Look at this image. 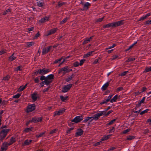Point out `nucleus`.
Returning a JSON list of instances; mask_svg holds the SVG:
<instances>
[{"label": "nucleus", "mask_w": 151, "mask_h": 151, "mask_svg": "<svg viewBox=\"0 0 151 151\" xmlns=\"http://www.w3.org/2000/svg\"><path fill=\"white\" fill-rule=\"evenodd\" d=\"M16 141V137H12L10 139L9 142H8L10 145H12Z\"/></svg>", "instance_id": "4468645a"}, {"label": "nucleus", "mask_w": 151, "mask_h": 151, "mask_svg": "<svg viewBox=\"0 0 151 151\" xmlns=\"http://www.w3.org/2000/svg\"><path fill=\"white\" fill-rule=\"evenodd\" d=\"M51 70L50 69L44 68L42 69L38 70L37 71V73L41 75H45L47 74Z\"/></svg>", "instance_id": "20e7f679"}, {"label": "nucleus", "mask_w": 151, "mask_h": 151, "mask_svg": "<svg viewBox=\"0 0 151 151\" xmlns=\"http://www.w3.org/2000/svg\"><path fill=\"white\" fill-rule=\"evenodd\" d=\"M32 98L33 100L34 101H36L37 98V93H35L32 94Z\"/></svg>", "instance_id": "5701e85b"}, {"label": "nucleus", "mask_w": 151, "mask_h": 151, "mask_svg": "<svg viewBox=\"0 0 151 151\" xmlns=\"http://www.w3.org/2000/svg\"><path fill=\"white\" fill-rule=\"evenodd\" d=\"M93 52V51H92L88 53H87L86 54H85L83 56L84 57V58H86L88 57H89L90 56L92 55V54Z\"/></svg>", "instance_id": "a878e982"}, {"label": "nucleus", "mask_w": 151, "mask_h": 151, "mask_svg": "<svg viewBox=\"0 0 151 151\" xmlns=\"http://www.w3.org/2000/svg\"><path fill=\"white\" fill-rule=\"evenodd\" d=\"M10 129H4L0 132V141L1 142L6 137L7 133L10 131Z\"/></svg>", "instance_id": "f03ea898"}, {"label": "nucleus", "mask_w": 151, "mask_h": 151, "mask_svg": "<svg viewBox=\"0 0 151 151\" xmlns=\"http://www.w3.org/2000/svg\"><path fill=\"white\" fill-rule=\"evenodd\" d=\"M118 57V56L117 55H114L111 58V60H115V59H116Z\"/></svg>", "instance_id": "3c124183"}, {"label": "nucleus", "mask_w": 151, "mask_h": 151, "mask_svg": "<svg viewBox=\"0 0 151 151\" xmlns=\"http://www.w3.org/2000/svg\"><path fill=\"white\" fill-rule=\"evenodd\" d=\"M93 37L92 36L89 38H87L85 39L83 42V44H85L89 42L93 38Z\"/></svg>", "instance_id": "a211bd4d"}, {"label": "nucleus", "mask_w": 151, "mask_h": 151, "mask_svg": "<svg viewBox=\"0 0 151 151\" xmlns=\"http://www.w3.org/2000/svg\"><path fill=\"white\" fill-rule=\"evenodd\" d=\"M79 64L78 62H76L74 63L73 66L75 67H77L79 66Z\"/></svg>", "instance_id": "4d7b16f0"}, {"label": "nucleus", "mask_w": 151, "mask_h": 151, "mask_svg": "<svg viewBox=\"0 0 151 151\" xmlns=\"http://www.w3.org/2000/svg\"><path fill=\"white\" fill-rule=\"evenodd\" d=\"M83 133L82 130L81 129H79L76 133V136L77 137L81 136L83 134Z\"/></svg>", "instance_id": "aec40b11"}, {"label": "nucleus", "mask_w": 151, "mask_h": 151, "mask_svg": "<svg viewBox=\"0 0 151 151\" xmlns=\"http://www.w3.org/2000/svg\"><path fill=\"white\" fill-rule=\"evenodd\" d=\"M52 47L51 46H49L46 48L43 49L42 52V54L43 55H44L50 51Z\"/></svg>", "instance_id": "9b49d317"}, {"label": "nucleus", "mask_w": 151, "mask_h": 151, "mask_svg": "<svg viewBox=\"0 0 151 151\" xmlns=\"http://www.w3.org/2000/svg\"><path fill=\"white\" fill-rule=\"evenodd\" d=\"M10 78V76L9 75H7L6 76L4 77L3 78V79L5 81H8L9 80Z\"/></svg>", "instance_id": "c03bdc74"}, {"label": "nucleus", "mask_w": 151, "mask_h": 151, "mask_svg": "<svg viewBox=\"0 0 151 151\" xmlns=\"http://www.w3.org/2000/svg\"><path fill=\"white\" fill-rule=\"evenodd\" d=\"M45 134L44 132H42L40 133L39 134H37L36 135V137L38 138L41 137L44 134Z\"/></svg>", "instance_id": "8fccbe9b"}, {"label": "nucleus", "mask_w": 151, "mask_h": 151, "mask_svg": "<svg viewBox=\"0 0 151 151\" xmlns=\"http://www.w3.org/2000/svg\"><path fill=\"white\" fill-rule=\"evenodd\" d=\"M42 117H34L32 119V120H31V122L35 123L41 121L42 120Z\"/></svg>", "instance_id": "f8f14e48"}, {"label": "nucleus", "mask_w": 151, "mask_h": 151, "mask_svg": "<svg viewBox=\"0 0 151 151\" xmlns=\"http://www.w3.org/2000/svg\"><path fill=\"white\" fill-rule=\"evenodd\" d=\"M32 127L27 128L24 130V132L27 133L32 131Z\"/></svg>", "instance_id": "2f4dec72"}, {"label": "nucleus", "mask_w": 151, "mask_h": 151, "mask_svg": "<svg viewBox=\"0 0 151 151\" xmlns=\"http://www.w3.org/2000/svg\"><path fill=\"white\" fill-rule=\"evenodd\" d=\"M67 96H60V99L63 101H65V100H67Z\"/></svg>", "instance_id": "c9c22d12"}, {"label": "nucleus", "mask_w": 151, "mask_h": 151, "mask_svg": "<svg viewBox=\"0 0 151 151\" xmlns=\"http://www.w3.org/2000/svg\"><path fill=\"white\" fill-rule=\"evenodd\" d=\"M135 58H129L126 61L127 62H131L134 60Z\"/></svg>", "instance_id": "ea45409f"}, {"label": "nucleus", "mask_w": 151, "mask_h": 151, "mask_svg": "<svg viewBox=\"0 0 151 151\" xmlns=\"http://www.w3.org/2000/svg\"><path fill=\"white\" fill-rule=\"evenodd\" d=\"M40 36V34L39 32H38L37 34H36L35 35L34 37V38L36 39L39 37Z\"/></svg>", "instance_id": "69168bd1"}, {"label": "nucleus", "mask_w": 151, "mask_h": 151, "mask_svg": "<svg viewBox=\"0 0 151 151\" xmlns=\"http://www.w3.org/2000/svg\"><path fill=\"white\" fill-rule=\"evenodd\" d=\"M104 17L100 18H99V19L97 20L96 22H101L103 20V19H104Z\"/></svg>", "instance_id": "680f3d73"}, {"label": "nucleus", "mask_w": 151, "mask_h": 151, "mask_svg": "<svg viewBox=\"0 0 151 151\" xmlns=\"http://www.w3.org/2000/svg\"><path fill=\"white\" fill-rule=\"evenodd\" d=\"M128 73V71H124V72L122 73L120 75L121 76H123L125 75L127 73Z\"/></svg>", "instance_id": "5fc2aeb1"}, {"label": "nucleus", "mask_w": 151, "mask_h": 151, "mask_svg": "<svg viewBox=\"0 0 151 151\" xmlns=\"http://www.w3.org/2000/svg\"><path fill=\"white\" fill-rule=\"evenodd\" d=\"M34 44V42H28L26 43V45L28 47H29L32 46Z\"/></svg>", "instance_id": "7c9ffc66"}, {"label": "nucleus", "mask_w": 151, "mask_h": 151, "mask_svg": "<svg viewBox=\"0 0 151 151\" xmlns=\"http://www.w3.org/2000/svg\"><path fill=\"white\" fill-rule=\"evenodd\" d=\"M141 90H140V91H138L139 93H142L145 91L147 89V88L145 87H143L141 88Z\"/></svg>", "instance_id": "a19ab883"}, {"label": "nucleus", "mask_w": 151, "mask_h": 151, "mask_svg": "<svg viewBox=\"0 0 151 151\" xmlns=\"http://www.w3.org/2000/svg\"><path fill=\"white\" fill-rule=\"evenodd\" d=\"M52 82V80H50L46 78L45 81H44V82L45 84L47 86H48L49 84Z\"/></svg>", "instance_id": "4be33fe9"}, {"label": "nucleus", "mask_w": 151, "mask_h": 151, "mask_svg": "<svg viewBox=\"0 0 151 151\" xmlns=\"http://www.w3.org/2000/svg\"><path fill=\"white\" fill-rule=\"evenodd\" d=\"M113 95H110L107 98L105 99L104 101L101 103L100 104H104L105 103L108 102L111 99Z\"/></svg>", "instance_id": "2eb2a0df"}, {"label": "nucleus", "mask_w": 151, "mask_h": 151, "mask_svg": "<svg viewBox=\"0 0 151 151\" xmlns=\"http://www.w3.org/2000/svg\"><path fill=\"white\" fill-rule=\"evenodd\" d=\"M115 149H116V147H111L108 150V151H111L113 150H114Z\"/></svg>", "instance_id": "052dcab7"}, {"label": "nucleus", "mask_w": 151, "mask_h": 151, "mask_svg": "<svg viewBox=\"0 0 151 151\" xmlns=\"http://www.w3.org/2000/svg\"><path fill=\"white\" fill-rule=\"evenodd\" d=\"M32 141V140L27 139L24 141L22 145H28L31 143Z\"/></svg>", "instance_id": "412c9836"}, {"label": "nucleus", "mask_w": 151, "mask_h": 151, "mask_svg": "<svg viewBox=\"0 0 151 151\" xmlns=\"http://www.w3.org/2000/svg\"><path fill=\"white\" fill-rule=\"evenodd\" d=\"M146 18V17L145 15H144L142 17H141L140 19V20H143Z\"/></svg>", "instance_id": "774afa93"}, {"label": "nucleus", "mask_w": 151, "mask_h": 151, "mask_svg": "<svg viewBox=\"0 0 151 151\" xmlns=\"http://www.w3.org/2000/svg\"><path fill=\"white\" fill-rule=\"evenodd\" d=\"M57 129H55L54 130H52V131H51L50 132V134H53V133L55 132H56L57 131Z\"/></svg>", "instance_id": "338daca9"}, {"label": "nucleus", "mask_w": 151, "mask_h": 151, "mask_svg": "<svg viewBox=\"0 0 151 151\" xmlns=\"http://www.w3.org/2000/svg\"><path fill=\"white\" fill-rule=\"evenodd\" d=\"M130 131V129H127L124 130V131L122 132V133L123 134H125L127 132H129Z\"/></svg>", "instance_id": "6e6d98bb"}, {"label": "nucleus", "mask_w": 151, "mask_h": 151, "mask_svg": "<svg viewBox=\"0 0 151 151\" xmlns=\"http://www.w3.org/2000/svg\"><path fill=\"white\" fill-rule=\"evenodd\" d=\"M149 111V109H146L145 110H144L142 111H141L140 113V115H142L144 114H145L146 113H147V112Z\"/></svg>", "instance_id": "37998d69"}, {"label": "nucleus", "mask_w": 151, "mask_h": 151, "mask_svg": "<svg viewBox=\"0 0 151 151\" xmlns=\"http://www.w3.org/2000/svg\"><path fill=\"white\" fill-rule=\"evenodd\" d=\"M34 81L35 83H38L39 82V78L37 77L35 78Z\"/></svg>", "instance_id": "bf43d9fd"}, {"label": "nucleus", "mask_w": 151, "mask_h": 151, "mask_svg": "<svg viewBox=\"0 0 151 151\" xmlns=\"http://www.w3.org/2000/svg\"><path fill=\"white\" fill-rule=\"evenodd\" d=\"M90 6L91 4L88 2L85 3L83 4L84 8V9H85L86 8H87L88 6Z\"/></svg>", "instance_id": "72a5a7b5"}, {"label": "nucleus", "mask_w": 151, "mask_h": 151, "mask_svg": "<svg viewBox=\"0 0 151 151\" xmlns=\"http://www.w3.org/2000/svg\"><path fill=\"white\" fill-rule=\"evenodd\" d=\"M85 60L84 59H82L81 60L80 62V63L79 64V65L80 66L82 65L83 63L85 61Z\"/></svg>", "instance_id": "864d4df0"}, {"label": "nucleus", "mask_w": 151, "mask_h": 151, "mask_svg": "<svg viewBox=\"0 0 151 151\" xmlns=\"http://www.w3.org/2000/svg\"><path fill=\"white\" fill-rule=\"evenodd\" d=\"M37 4L38 6L42 7L43 6L44 3L43 2L39 1L37 2Z\"/></svg>", "instance_id": "473e14b6"}, {"label": "nucleus", "mask_w": 151, "mask_h": 151, "mask_svg": "<svg viewBox=\"0 0 151 151\" xmlns=\"http://www.w3.org/2000/svg\"><path fill=\"white\" fill-rule=\"evenodd\" d=\"M10 146L9 144L7 142H4L1 147V149L2 151L6 150L8 146Z\"/></svg>", "instance_id": "6e6552de"}, {"label": "nucleus", "mask_w": 151, "mask_h": 151, "mask_svg": "<svg viewBox=\"0 0 151 151\" xmlns=\"http://www.w3.org/2000/svg\"><path fill=\"white\" fill-rule=\"evenodd\" d=\"M62 59H63V58H60V59H57L55 60L54 61V62L53 63V64L57 63L59 62H60L62 60Z\"/></svg>", "instance_id": "4c0bfd02"}, {"label": "nucleus", "mask_w": 151, "mask_h": 151, "mask_svg": "<svg viewBox=\"0 0 151 151\" xmlns=\"http://www.w3.org/2000/svg\"><path fill=\"white\" fill-rule=\"evenodd\" d=\"M65 111V109H62L60 110L56 111L54 112V116H59L62 114Z\"/></svg>", "instance_id": "1a4fd4ad"}, {"label": "nucleus", "mask_w": 151, "mask_h": 151, "mask_svg": "<svg viewBox=\"0 0 151 151\" xmlns=\"http://www.w3.org/2000/svg\"><path fill=\"white\" fill-rule=\"evenodd\" d=\"M118 97V95H115L112 99L110 100V102L111 103H112L113 102H115L116 101Z\"/></svg>", "instance_id": "b1692460"}, {"label": "nucleus", "mask_w": 151, "mask_h": 151, "mask_svg": "<svg viewBox=\"0 0 151 151\" xmlns=\"http://www.w3.org/2000/svg\"><path fill=\"white\" fill-rule=\"evenodd\" d=\"M27 84H26L24 86H21L18 89V91L19 92H20L24 89L26 87Z\"/></svg>", "instance_id": "393cba45"}, {"label": "nucleus", "mask_w": 151, "mask_h": 151, "mask_svg": "<svg viewBox=\"0 0 151 151\" xmlns=\"http://www.w3.org/2000/svg\"><path fill=\"white\" fill-rule=\"evenodd\" d=\"M75 76L74 74H72L71 75L68 76L65 80V81L67 82H69Z\"/></svg>", "instance_id": "f3484780"}, {"label": "nucleus", "mask_w": 151, "mask_h": 151, "mask_svg": "<svg viewBox=\"0 0 151 151\" xmlns=\"http://www.w3.org/2000/svg\"><path fill=\"white\" fill-rule=\"evenodd\" d=\"M151 71V66L147 67L144 71V72H147Z\"/></svg>", "instance_id": "f704fd0d"}, {"label": "nucleus", "mask_w": 151, "mask_h": 151, "mask_svg": "<svg viewBox=\"0 0 151 151\" xmlns=\"http://www.w3.org/2000/svg\"><path fill=\"white\" fill-rule=\"evenodd\" d=\"M46 77H45V76H41L40 78V79L41 81L44 80L45 81V79H46Z\"/></svg>", "instance_id": "13d9d810"}, {"label": "nucleus", "mask_w": 151, "mask_h": 151, "mask_svg": "<svg viewBox=\"0 0 151 151\" xmlns=\"http://www.w3.org/2000/svg\"><path fill=\"white\" fill-rule=\"evenodd\" d=\"M100 59V58H98L96 59V60H95V61L93 62V63L94 64H96L98 63L99 59Z\"/></svg>", "instance_id": "0e129e2a"}, {"label": "nucleus", "mask_w": 151, "mask_h": 151, "mask_svg": "<svg viewBox=\"0 0 151 151\" xmlns=\"http://www.w3.org/2000/svg\"><path fill=\"white\" fill-rule=\"evenodd\" d=\"M14 53H13L11 56L9 58V60L10 61H12L16 58V57L14 55Z\"/></svg>", "instance_id": "bb28decb"}, {"label": "nucleus", "mask_w": 151, "mask_h": 151, "mask_svg": "<svg viewBox=\"0 0 151 151\" xmlns=\"http://www.w3.org/2000/svg\"><path fill=\"white\" fill-rule=\"evenodd\" d=\"M105 114V112L104 111H100L99 113L95 114L92 117V119L89 122H91L93 119L98 120L100 116Z\"/></svg>", "instance_id": "7ed1b4c3"}, {"label": "nucleus", "mask_w": 151, "mask_h": 151, "mask_svg": "<svg viewBox=\"0 0 151 151\" xmlns=\"http://www.w3.org/2000/svg\"><path fill=\"white\" fill-rule=\"evenodd\" d=\"M4 113V111L2 110L0 111V125H1V119L2 118V114Z\"/></svg>", "instance_id": "603ef678"}, {"label": "nucleus", "mask_w": 151, "mask_h": 151, "mask_svg": "<svg viewBox=\"0 0 151 151\" xmlns=\"http://www.w3.org/2000/svg\"><path fill=\"white\" fill-rule=\"evenodd\" d=\"M123 24V21L122 20L113 23H109L103 26L104 28H108L110 27H114L122 25Z\"/></svg>", "instance_id": "f257e3e1"}, {"label": "nucleus", "mask_w": 151, "mask_h": 151, "mask_svg": "<svg viewBox=\"0 0 151 151\" xmlns=\"http://www.w3.org/2000/svg\"><path fill=\"white\" fill-rule=\"evenodd\" d=\"M68 67L67 66L59 70L58 73H60L63 72V74H64L66 73H68Z\"/></svg>", "instance_id": "9d476101"}, {"label": "nucleus", "mask_w": 151, "mask_h": 151, "mask_svg": "<svg viewBox=\"0 0 151 151\" xmlns=\"http://www.w3.org/2000/svg\"><path fill=\"white\" fill-rule=\"evenodd\" d=\"M22 67L21 66L17 67L16 68H14V71H21L22 70Z\"/></svg>", "instance_id": "c756f323"}, {"label": "nucleus", "mask_w": 151, "mask_h": 151, "mask_svg": "<svg viewBox=\"0 0 151 151\" xmlns=\"http://www.w3.org/2000/svg\"><path fill=\"white\" fill-rule=\"evenodd\" d=\"M82 120V117L80 116H78L75 117L73 119L71 120L72 122H74L75 123H78Z\"/></svg>", "instance_id": "0eeeda50"}, {"label": "nucleus", "mask_w": 151, "mask_h": 151, "mask_svg": "<svg viewBox=\"0 0 151 151\" xmlns=\"http://www.w3.org/2000/svg\"><path fill=\"white\" fill-rule=\"evenodd\" d=\"M35 109V105L34 104L29 105L27 107L26 111L27 113L31 112Z\"/></svg>", "instance_id": "39448f33"}, {"label": "nucleus", "mask_w": 151, "mask_h": 151, "mask_svg": "<svg viewBox=\"0 0 151 151\" xmlns=\"http://www.w3.org/2000/svg\"><path fill=\"white\" fill-rule=\"evenodd\" d=\"M54 78V76L53 74L49 75L46 77V78L50 80H52Z\"/></svg>", "instance_id": "c85d7f7f"}, {"label": "nucleus", "mask_w": 151, "mask_h": 151, "mask_svg": "<svg viewBox=\"0 0 151 151\" xmlns=\"http://www.w3.org/2000/svg\"><path fill=\"white\" fill-rule=\"evenodd\" d=\"M109 82H107V83H105L104 85H103V86L102 87L101 89L103 91L107 89L108 87L109 86Z\"/></svg>", "instance_id": "6ab92c4d"}, {"label": "nucleus", "mask_w": 151, "mask_h": 151, "mask_svg": "<svg viewBox=\"0 0 151 151\" xmlns=\"http://www.w3.org/2000/svg\"><path fill=\"white\" fill-rule=\"evenodd\" d=\"M20 94L18 93L14 95L13 97V98L14 99L18 98L20 97Z\"/></svg>", "instance_id": "49530a36"}, {"label": "nucleus", "mask_w": 151, "mask_h": 151, "mask_svg": "<svg viewBox=\"0 0 151 151\" xmlns=\"http://www.w3.org/2000/svg\"><path fill=\"white\" fill-rule=\"evenodd\" d=\"M116 46V44H114L112 45L111 46H110L108 47H107L106 48L105 50H107L108 49H110L112 48H113L114 47Z\"/></svg>", "instance_id": "a18cd8bd"}, {"label": "nucleus", "mask_w": 151, "mask_h": 151, "mask_svg": "<svg viewBox=\"0 0 151 151\" xmlns=\"http://www.w3.org/2000/svg\"><path fill=\"white\" fill-rule=\"evenodd\" d=\"M134 138V137L133 136H129L127 137V139L128 140H131L133 139Z\"/></svg>", "instance_id": "de8ad7c7"}, {"label": "nucleus", "mask_w": 151, "mask_h": 151, "mask_svg": "<svg viewBox=\"0 0 151 151\" xmlns=\"http://www.w3.org/2000/svg\"><path fill=\"white\" fill-rule=\"evenodd\" d=\"M92 119V117H88L86 118L84 120L83 122H87L89 120H91Z\"/></svg>", "instance_id": "79ce46f5"}, {"label": "nucleus", "mask_w": 151, "mask_h": 151, "mask_svg": "<svg viewBox=\"0 0 151 151\" xmlns=\"http://www.w3.org/2000/svg\"><path fill=\"white\" fill-rule=\"evenodd\" d=\"M65 4V2H59L58 4V5L59 6H61Z\"/></svg>", "instance_id": "e2e57ef3"}, {"label": "nucleus", "mask_w": 151, "mask_h": 151, "mask_svg": "<svg viewBox=\"0 0 151 151\" xmlns=\"http://www.w3.org/2000/svg\"><path fill=\"white\" fill-rule=\"evenodd\" d=\"M72 86V84H70L67 85L65 86L62 88V92L63 93L67 92L71 87Z\"/></svg>", "instance_id": "423d86ee"}, {"label": "nucleus", "mask_w": 151, "mask_h": 151, "mask_svg": "<svg viewBox=\"0 0 151 151\" xmlns=\"http://www.w3.org/2000/svg\"><path fill=\"white\" fill-rule=\"evenodd\" d=\"M68 18L67 17H66L64 19L60 22V24H63L64 23H65V22H66L67 21V19H68Z\"/></svg>", "instance_id": "58836bf2"}, {"label": "nucleus", "mask_w": 151, "mask_h": 151, "mask_svg": "<svg viewBox=\"0 0 151 151\" xmlns=\"http://www.w3.org/2000/svg\"><path fill=\"white\" fill-rule=\"evenodd\" d=\"M11 9H9L4 11L3 14V15H5L11 12Z\"/></svg>", "instance_id": "e433bc0d"}, {"label": "nucleus", "mask_w": 151, "mask_h": 151, "mask_svg": "<svg viewBox=\"0 0 151 151\" xmlns=\"http://www.w3.org/2000/svg\"><path fill=\"white\" fill-rule=\"evenodd\" d=\"M116 119H114L112 120L111 122L107 124L109 125H110L112 124L115 121Z\"/></svg>", "instance_id": "09e8293b"}, {"label": "nucleus", "mask_w": 151, "mask_h": 151, "mask_svg": "<svg viewBox=\"0 0 151 151\" xmlns=\"http://www.w3.org/2000/svg\"><path fill=\"white\" fill-rule=\"evenodd\" d=\"M57 30L58 29L57 28L51 29L47 32V34L46 36H47L54 34L56 32Z\"/></svg>", "instance_id": "ddd939ff"}, {"label": "nucleus", "mask_w": 151, "mask_h": 151, "mask_svg": "<svg viewBox=\"0 0 151 151\" xmlns=\"http://www.w3.org/2000/svg\"><path fill=\"white\" fill-rule=\"evenodd\" d=\"M49 17H45L42 18L40 20V22L41 23H44L46 22L47 21L49 20Z\"/></svg>", "instance_id": "dca6fc26"}, {"label": "nucleus", "mask_w": 151, "mask_h": 151, "mask_svg": "<svg viewBox=\"0 0 151 151\" xmlns=\"http://www.w3.org/2000/svg\"><path fill=\"white\" fill-rule=\"evenodd\" d=\"M110 136H111V135H108L107 136H104V137H102L101 140L102 141L106 140L107 139H108L109 138V137Z\"/></svg>", "instance_id": "cd10ccee"}]
</instances>
